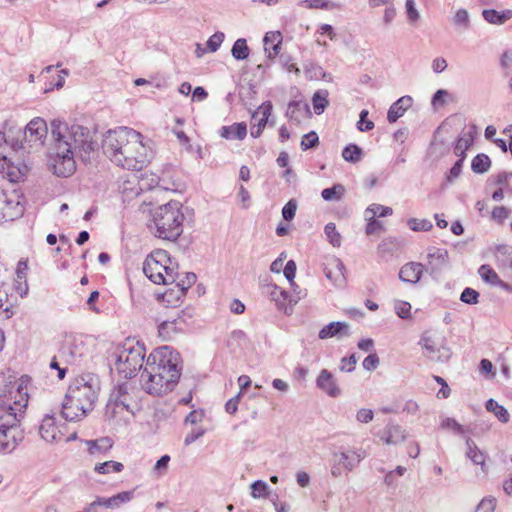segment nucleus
<instances>
[{
  "label": "nucleus",
  "instance_id": "c03bdc74",
  "mask_svg": "<svg viewBox=\"0 0 512 512\" xmlns=\"http://www.w3.org/2000/svg\"><path fill=\"white\" fill-rule=\"evenodd\" d=\"M478 272L482 280L491 285L495 286L499 280L497 273L488 265H482Z\"/></svg>",
  "mask_w": 512,
  "mask_h": 512
},
{
  "label": "nucleus",
  "instance_id": "2eb2a0df",
  "mask_svg": "<svg viewBox=\"0 0 512 512\" xmlns=\"http://www.w3.org/2000/svg\"><path fill=\"white\" fill-rule=\"evenodd\" d=\"M39 434L43 440L53 443L61 439L54 415H45L39 426Z\"/></svg>",
  "mask_w": 512,
  "mask_h": 512
},
{
  "label": "nucleus",
  "instance_id": "774afa93",
  "mask_svg": "<svg viewBox=\"0 0 512 512\" xmlns=\"http://www.w3.org/2000/svg\"><path fill=\"white\" fill-rule=\"evenodd\" d=\"M449 95L447 90L440 89L436 91V93L432 97L431 104L433 107L437 108L439 106H443L445 104V98Z\"/></svg>",
  "mask_w": 512,
  "mask_h": 512
},
{
  "label": "nucleus",
  "instance_id": "412c9836",
  "mask_svg": "<svg viewBox=\"0 0 512 512\" xmlns=\"http://www.w3.org/2000/svg\"><path fill=\"white\" fill-rule=\"evenodd\" d=\"M413 99L411 96H402L395 101L389 108L387 120L390 123L396 122L411 107Z\"/></svg>",
  "mask_w": 512,
  "mask_h": 512
},
{
  "label": "nucleus",
  "instance_id": "f704fd0d",
  "mask_svg": "<svg viewBox=\"0 0 512 512\" xmlns=\"http://www.w3.org/2000/svg\"><path fill=\"white\" fill-rule=\"evenodd\" d=\"M134 497V491H123L108 498L109 509L119 508L121 505L128 503Z\"/></svg>",
  "mask_w": 512,
  "mask_h": 512
},
{
  "label": "nucleus",
  "instance_id": "6e6552de",
  "mask_svg": "<svg viewBox=\"0 0 512 512\" xmlns=\"http://www.w3.org/2000/svg\"><path fill=\"white\" fill-rule=\"evenodd\" d=\"M178 353H174L172 348L169 346H163L155 349L147 358L145 367L151 366H159V371L156 373H161V379L169 380L170 375L174 374L173 371H180L181 368L178 367Z\"/></svg>",
  "mask_w": 512,
  "mask_h": 512
},
{
  "label": "nucleus",
  "instance_id": "423d86ee",
  "mask_svg": "<svg viewBox=\"0 0 512 512\" xmlns=\"http://www.w3.org/2000/svg\"><path fill=\"white\" fill-rule=\"evenodd\" d=\"M159 369V366H151L149 364V367H144L141 373L143 389L153 396H163L173 391L181 376L180 371H173L174 374L170 375L169 380H164L161 379V373L155 374Z\"/></svg>",
  "mask_w": 512,
  "mask_h": 512
},
{
  "label": "nucleus",
  "instance_id": "5fc2aeb1",
  "mask_svg": "<svg viewBox=\"0 0 512 512\" xmlns=\"http://www.w3.org/2000/svg\"><path fill=\"white\" fill-rule=\"evenodd\" d=\"M224 38L225 35L223 32H215L213 35L209 37V39L206 42L207 49L210 52H216L220 48L222 42L224 41Z\"/></svg>",
  "mask_w": 512,
  "mask_h": 512
},
{
  "label": "nucleus",
  "instance_id": "49530a36",
  "mask_svg": "<svg viewBox=\"0 0 512 512\" xmlns=\"http://www.w3.org/2000/svg\"><path fill=\"white\" fill-rule=\"evenodd\" d=\"M319 144V137L315 131L306 133L301 140L300 146L303 151L315 148Z\"/></svg>",
  "mask_w": 512,
  "mask_h": 512
},
{
  "label": "nucleus",
  "instance_id": "c756f323",
  "mask_svg": "<svg viewBox=\"0 0 512 512\" xmlns=\"http://www.w3.org/2000/svg\"><path fill=\"white\" fill-rule=\"evenodd\" d=\"M346 192L344 185L337 183L332 187L325 188L321 191V197L325 201H340Z\"/></svg>",
  "mask_w": 512,
  "mask_h": 512
},
{
  "label": "nucleus",
  "instance_id": "7c9ffc66",
  "mask_svg": "<svg viewBox=\"0 0 512 512\" xmlns=\"http://www.w3.org/2000/svg\"><path fill=\"white\" fill-rule=\"evenodd\" d=\"M328 91L327 90H317L312 97V104L314 112L317 115L322 114L326 107L328 106Z\"/></svg>",
  "mask_w": 512,
  "mask_h": 512
},
{
  "label": "nucleus",
  "instance_id": "58836bf2",
  "mask_svg": "<svg viewBox=\"0 0 512 512\" xmlns=\"http://www.w3.org/2000/svg\"><path fill=\"white\" fill-rule=\"evenodd\" d=\"M393 214V209L388 206H383L381 204H372L370 205L366 211L365 215L370 216L371 218L378 217H386Z\"/></svg>",
  "mask_w": 512,
  "mask_h": 512
},
{
  "label": "nucleus",
  "instance_id": "6e6d98bb",
  "mask_svg": "<svg viewBox=\"0 0 512 512\" xmlns=\"http://www.w3.org/2000/svg\"><path fill=\"white\" fill-rule=\"evenodd\" d=\"M460 300L470 305L477 304L479 302V293L475 289L467 287L462 291Z\"/></svg>",
  "mask_w": 512,
  "mask_h": 512
},
{
  "label": "nucleus",
  "instance_id": "4d7b16f0",
  "mask_svg": "<svg viewBox=\"0 0 512 512\" xmlns=\"http://www.w3.org/2000/svg\"><path fill=\"white\" fill-rule=\"evenodd\" d=\"M302 4L310 9L330 10L334 4L328 0H303Z\"/></svg>",
  "mask_w": 512,
  "mask_h": 512
},
{
  "label": "nucleus",
  "instance_id": "13d9d810",
  "mask_svg": "<svg viewBox=\"0 0 512 512\" xmlns=\"http://www.w3.org/2000/svg\"><path fill=\"white\" fill-rule=\"evenodd\" d=\"M441 427L443 429L452 430L457 434L465 433L464 427L461 424H459L454 418L447 417V418L443 419L441 422Z\"/></svg>",
  "mask_w": 512,
  "mask_h": 512
},
{
  "label": "nucleus",
  "instance_id": "052dcab7",
  "mask_svg": "<svg viewBox=\"0 0 512 512\" xmlns=\"http://www.w3.org/2000/svg\"><path fill=\"white\" fill-rule=\"evenodd\" d=\"M267 293L270 294L272 300L279 302L282 300H286L288 293L285 290H281L277 285H269L267 287Z\"/></svg>",
  "mask_w": 512,
  "mask_h": 512
},
{
  "label": "nucleus",
  "instance_id": "a211bd4d",
  "mask_svg": "<svg viewBox=\"0 0 512 512\" xmlns=\"http://www.w3.org/2000/svg\"><path fill=\"white\" fill-rule=\"evenodd\" d=\"M349 324L342 321H333L325 325L318 334V337L322 340L337 337L342 338L343 336H349Z\"/></svg>",
  "mask_w": 512,
  "mask_h": 512
},
{
  "label": "nucleus",
  "instance_id": "6ab92c4d",
  "mask_svg": "<svg viewBox=\"0 0 512 512\" xmlns=\"http://www.w3.org/2000/svg\"><path fill=\"white\" fill-rule=\"evenodd\" d=\"M424 271V267L419 262H409L402 266L399 272V278L403 282L416 284Z\"/></svg>",
  "mask_w": 512,
  "mask_h": 512
},
{
  "label": "nucleus",
  "instance_id": "c9c22d12",
  "mask_svg": "<svg viewBox=\"0 0 512 512\" xmlns=\"http://www.w3.org/2000/svg\"><path fill=\"white\" fill-rule=\"evenodd\" d=\"M124 469V465L120 462L109 460L103 463H98L94 467V471L98 474H108L110 472H121Z\"/></svg>",
  "mask_w": 512,
  "mask_h": 512
},
{
  "label": "nucleus",
  "instance_id": "4c0bfd02",
  "mask_svg": "<svg viewBox=\"0 0 512 512\" xmlns=\"http://www.w3.org/2000/svg\"><path fill=\"white\" fill-rule=\"evenodd\" d=\"M197 280V276L193 272L186 273L185 280H181V283H177L176 299L179 300L183 297L189 287H191Z\"/></svg>",
  "mask_w": 512,
  "mask_h": 512
},
{
  "label": "nucleus",
  "instance_id": "a878e982",
  "mask_svg": "<svg viewBox=\"0 0 512 512\" xmlns=\"http://www.w3.org/2000/svg\"><path fill=\"white\" fill-rule=\"evenodd\" d=\"M466 456L469 458L475 465H479L481 471L486 474L488 472V467L485 463L486 456L485 454L477 447L475 442L468 438L466 440Z\"/></svg>",
  "mask_w": 512,
  "mask_h": 512
},
{
  "label": "nucleus",
  "instance_id": "680f3d73",
  "mask_svg": "<svg viewBox=\"0 0 512 512\" xmlns=\"http://www.w3.org/2000/svg\"><path fill=\"white\" fill-rule=\"evenodd\" d=\"M395 311H396V314L400 318L407 319L411 316V314H410L411 305H410V303L405 302V301H398L395 304Z\"/></svg>",
  "mask_w": 512,
  "mask_h": 512
},
{
  "label": "nucleus",
  "instance_id": "9d476101",
  "mask_svg": "<svg viewBox=\"0 0 512 512\" xmlns=\"http://www.w3.org/2000/svg\"><path fill=\"white\" fill-rule=\"evenodd\" d=\"M137 137V131L128 127H118L114 130H109L104 135L102 141L103 153L110 157L115 152L118 153L124 145H127L131 138Z\"/></svg>",
  "mask_w": 512,
  "mask_h": 512
},
{
  "label": "nucleus",
  "instance_id": "bb28decb",
  "mask_svg": "<svg viewBox=\"0 0 512 512\" xmlns=\"http://www.w3.org/2000/svg\"><path fill=\"white\" fill-rule=\"evenodd\" d=\"M19 416L10 404L0 406V429L18 427Z\"/></svg>",
  "mask_w": 512,
  "mask_h": 512
},
{
  "label": "nucleus",
  "instance_id": "0e129e2a",
  "mask_svg": "<svg viewBox=\"0 0 512 512\" xmlns=\"http://www.w3.org/2000/svg\"><path fill=\"white\" fill-rule=\"evenodd\" d=\"M283 273H284L285 278L291 284V286H294L295 285L294 278H295V273H296V263L294 262V260L291 259L286 263V265L283 269Z\"/></svg>",
  "mask_w": 512,
  "mask_h": 512
},
{
  "label": "nucleus",
  "instance_id": "ddd939ff",
  "mask_svg": "<svg viewBox=\"0 0 512 512\" xmlns=\"http://www.w3.org/2000/svg\"><path fill=\"white\" fill-rule=\"evenodd\" d=\"M11 148L13 151H17L19 149H24L23 141H19V138L16 139H8L7 142L1 144L0 147V171L2 173H6L9 176L10 181H15L13 176V172L10 171L12 167V163L8 158V150Z\"/></svg>",
  "mask_w": 512,
  "mask_h": 512
},
{
  "label": "nucleus",
  "instance_id": "e2e57ef3",
  "mask_svg": "<svg viewBox=\"0 0 512 512\" xmlns=\"http://www.w3.org/2000/svg\"><path fill=\"white\" fill-rule=\"evenodd\" d=\"M379 357L376 353H370L362 362V366L367 371L375 370L379 365Z\"/></svg>",
  "mask_w": 512,
  "mask_h": 512
},
{
  "label": "nucleus",
  "instance_id": "a19ab883",
  "mask_svg": "<svg viewBox=\"0 0 512 512\" xmlns=\"http://www.w3.org/2000/svg\"><path fill=\"white\" fill-rule=\"evenodd\" d=\"M251 496L255 499L269 496V486L263 480H256L251 484Z\"/></svg>",
  "mask_w": 512,
  "mask_h": 512
},
{
  "label": "nucleus",
  "instance_id": "72a5a7b5",
  "mask_svg": "<svg viewBox=\"0 0 512 512\" xmlns=\"http://www.w3.org/2000/svg\"><path fill=\"white\" fill-rule=\"evenodd\" d=\"M250 49L247 45L246 39H237L231 49V54L236 60H245L249 56Z\"/></svg>",
  "mask_w": 512,
  "mask_h": 512
},
{
  "label": "nucleus",
  "instance_id": "3c124183",
  "mask_svg": "<svg viewBox=\"0 0 512 512\" xmlns=\"http://www.w3.org/2000/svg\"><path fill=\"white\" fill-rule=\"evenodd\" d=\"M256 95V90L253 85H250L247 89L241 90L239 92V97L242 102V104L251 111L252 108L255 106L253 103L250 102Z\"/></svg>",
  "mask_w": 512,
  "mask_h": 512
},
{
  "label": "nucleus",
  "instance_id": "a18cd8bd",
  "mask_svg": "<svg viewBox=\"0 0 512 512\" xmlns=\"http://www.w3.org/2000/svg\"><path fill=\"white\" fill-rule=\"evenodd\" d=\"M472 141L473 139L470 135L465 134L463 136H460L457 139L456 145L454 147L455 154L457 156H461V158L464 159V153L470 147Z\"/></svg>",
  "mask_w": 512,
  "mask_h": 512
},
{
  "label": "nucleus",
  "instance_id": "de8ad7c7",
  "mask_svg": "<svg viewBox=\"0 0 512 512\" xmlns=\"http://www.w3.org/2000/svg\"><path fill=\"white\" fill-rule=\"evenodd\" d=\"M452 21L454 25L459 26L465 30L470 27L469 13L466 9L457 10Z\"/></svg>",
  "mask_w": 512,
  "mask_h": 512
},
{
  "label": "nucleus",
  "instance_id": "603ef678",
  "mask_svg": "<svg viewBox=\"0 0 512 512\" xmlns=\"http://www.w3.org/2000/svg\"><path fill=\"white\" fill-rule=\"evenodd\" d=\"M298 202L296 199H290L282 208V217L285 221H292L296 215Z\"/></svg>",
  "mask_w": 512,
  "mask_h": 512
},
{
  "label": "nucleus",
  "instance_id": "473e14b6",
  "mask_svg": "<svg viewBox=\"0 0 512 512\" xmlns=\"http://www.w3.org/2000/svg\"><path fill=\"white\" fill-rule=\"evenodd\" d=\"M491 166V160L490 158L483 153L477 154L472 162H471V169L474 173L477 174H483L489 170Z\"/></svg>",
  "mask_w": 512,
  "mask_h": 512
},
{
  "label": "nucleus",
  "instance_id": "cd10ccee",
  "mask_svg": "<svg viewBox=\"0 0 512 512\" xmlns=\"http://www.w3.org/2000/svg\"><path fill=\"white\" fill-rule=\"evenodd\" d=\"M317 386L331 397H336L340 394V390L335 385L332 374L326 369L320 372L317 378Z\"/></svg>",
  "mask_w": 512,
  "mask_h": 512
},
{
  "label": "nucleus",
  "instance_id": "2f4dec72",
  "mask_svg": "<svg viewBox=\"0 0 512 512\" xmlns=\"http://www.w3.org/2000/svg\"><path fill=\"white\" fill-rule=\"evenodd\" d=\"M487 411L492 412L500 422L507 423L510 419L509 413L506 408L498 404L494 399H489L485 405Z\"/></svg>",
  "mask_w": 512,
  "mask_h": 512
},
{
  "label": "nucleus",
  "instance_id": "f03ea898",
  "mask_svg": "<svg viewBox=\"0 0 512 512\" xmlns=\"http://www.w3.org/2000/svg\"><path fill=\"white\" fill-rule=\"evenodd\" d=\"M50 128L55 148L66 152L73 151L83 162H88L91 154L98 149V143L93 140V135L87 127L54 119Z\"/></svg>",
  "mask_w": 512,
  "mask_h": 512
},
{
  "label": "nucleus",
  "instance_id": "393cba45",
  "mask_svg": "<svg viewBox=\"0 0 512 512\" xmlns=\"http://www.w3.org/2000/svg\"><path fill=\"white\" fill-rule=\"evenodd\" d=\"M219 134L227 140H243L247 135V125L245 122H238L230 126H222Z\"/></svg>",
  "mask_w": 512,
  "mask_h": 512
},
{
  "label": "nucleus",
  "instance_id": "5701e85b",
  "mask_svg": "<svg viewBox=\"0 0 512 512\" xmlns=\"http://www.w3.org/2000/svg\"><path fill=\"white\" fill-rule=\"evenodd\" d=\"M88 446V453L92 456H104L113 447V440L110 437H101L94 440H85Z\"/></svg>",
  "mask_w": 512,
  "mask_h": 512
},
{
  "label": "nucleus",
  "instance_id": "f3484780",
  "mask_svg": "<svg viewBox=\"0 0 512 512\" xmlns=\"http://www.w3.org/2000/svg\"><path fill=\"white\" fill-rule=\"evenodd\" d=\"M29 271L28 261L26 259H21L18 261L16 270H15V279H14V288L15 291L21 296L24 297L28 293V284H27V274Z\"/></svg>",
  "mask_w": 512,
  "mask_h": 512
},
{
  "label": "nucleus",
  "instance_id": "09e8293b",
  "mask_svg": "<svg viewBox=\"0 0 512 512\" xmlns=\"http://www.w3.org/2000/svg\"><path fill=\"white\" fill-rule=\"evenodd\" d=\"M368 115V110H362L359 114V120L356 123V127L361 132H368L375 126L374 122L368 119Z\"/></svg>",
  "mask_w": 512,
  "mask_h": 512
},
{
  "label": "nucleus",
  "instance_id": "69168bd1",
  "mask_svg": "<svg viewBox=\"0 0 512 512\" xmlns=\"http://www.w3.org/2000/svg\"><path fill=\"white\" fill-rule=\"evenodd\" d=\"M496 500L494 498H485L477 506L475 512H494Z\"/></svg>",
  "mask_w": 512,
  "mask_h": 512
},
{
  "label": "nucleus",
  "instance_id": "f257e3e1",
  "mask_svg": "<svg viewBox=\"0 0 512 512\" xmlns=\"http://www.w3.org/2000/svg\"><path fill=\"white\" fill-rule=\"evenodd\" d=\"M99 391L97 375L86 373L76 377L70 383L62 403V417L67 421H78L86 417L94 409Z\"/></svg>",
  "mask_w": 512,
  "mask_h": 512
},
{
  "label": "nucleus",
  "instance_id": "aec40b11",
  "mask_svg": "<svg viewBox=\"0 0 512 512\" xmlns=\"http://www.w3.org/2000/svg\"><path fill=\"white\" fill-rule=\"evenodd\" d=\"M263 44L267 58L274 59L280 52L282 34L279 31L267 32L263 38Z\"/></svg>",
  "mask_w": 512,
  "mask_h": 512
},
{
  "label": "nucleus",
  "instance_id": "dca6fc26",
  "mask_svg": "<svg viewBox=\"0 0 512 512\" xmlns=\"http://www.w3.org/2000/svg\"><path fill=\"white\" fill-rule=\"evenodd\" d=\"M82 356L79 345L72 339H66L59 348L58 357L67 364L76 363Z\"/></svg>",
  "mask_w": 512,
  "mask_h": 512
},
{
  "label": "nucleus",
  "instance_id": "0eeeda50",
  "mask_svg": "<svg viewBox=\"0 0 512 512\" xmlns=\"http://www.w3.org/2000/svg\"><path fill=\"white\" fill-rule=\"evenodd\" d=\"M419 345L424 349L423 355L433 362L445 363L452 356L445 336L438 331H425L421 335Z\"/></svg>",
  "mask_w": 512,
  "mask_h": 512
},
{
  "label": "nucleus",
  "instance_id": "39448f33",
  "mask_svg": "<svg viewBox=\"0 0 512 512\" xmlns=\"http://www.w3.org/2000/svg\"><path fill=\"white\" fill-rule=\"evenodd\" d=\"M141 138V133L137 132V137L131 138L118 153L115 152L108 157L110 161L127 170H141L148 162L146 148Z\"/></svg>",
  "mask_w": 512,
  "mask_h": 512
},
{
  "label": "nucleus",
  "instance_id": "20e7f679",
  "mask_svg": "<svg viewBox=\"0 0 512 512\" xmlns=\"http://www.w3.org/2000/svg\"><path fill=\"white\" fill-rule=\"evenodd\" d=\"M115 368L126 379L136 376L141 370L145 358V348L139 342L133 345L126 342L116 350Z\"/></svg>",
  "mask_w": 512,
  "mask_h": 512
},
{
  "label": "nucleus",
  "instance_id": "4be33fe9",
  "mask_svg": "<svg viewBox=\"0 0 512 512\" xmlns=\"http://www.w3.org/2000/svg\"><path fill=\"white\" fill-rule=\"evenodd\" d=\"M129 385L122 383L116 386L110 393L108 405L114 404L116 407H122L129 410Z\"/></svg>",
  "mask_w": 512,
  "mask_h": 512
},
{
  "label": "nucleus",
  "instance_id": "4468645a",
  "mask_svg": "<svg viewBox=\"0 0 512 512\" xmlns=\"http://www.w3.org/2000/svg\"><path fill=\"white\" fill-rule=\"evenodd\" d=\"M163 270H165L164 263L157 258H145L143 262V272L147 278L155 284L165 283Z\"/></svg>",
  "mask_w": 512,
  "mask_h": 512
},
{
  "label": "nucleus",
  "instance_id": "864d4df0",
  "mask_svg": "<svg viewBox=\"0 0 512 512\" xmlns=\"http://www.w3.org/2000/svg\"><path fill=\"white\" fill-rule=\"evenodd\" d=\"M325 234L329 240V242L333 245V246H340V243H341V236L340 234L337 232L336 230V226L334 223L330 222L328 224H326L325 226Z\"/></svg>",
  "mask_w": 512,
  "mask_h": 512
},
{
  "label": "nucleus",
  "instance_id": "c85d7f7f",
  "mask_svg": "<svg viewBox=\"0 0 512 512\" xmlns=\"http://www.w3.org/2000/svg\"><path fill=\"white\" fill-rule=\"evenodd\" d=\"M482 16L491 24L502 25L512 18V10L507 9L502 12H498L494 9H487L483 10Z\"/></svg>",
  "mask_w": 512,
  "mask_h": 512
},
{
  "label": "nucleus",
  "instance_id": "37998d69",
  "mask_svg": "<svg viewBox=\"0 0 512 512\" xmlns=\"http://www.w3.org/2000/svg\"><path fill=\"white\" fill-rule=\"evenodd\" d=\"M5 437V431L0 429V452H11L16 448L18 444V438L16 435H11V439H6Z\"/></svg>",
  "mask_w": 512,
  "mask_h": 512
},
{
  "label": "nucleus",
  "instance_id": "ea45409f",
  "mask_svg": "<svg viewBox=\"0 0 512 512\" xmlns=\"http://www.w3.org/2000/svg\"><path fill=\"white\" fill-rule=\"evenodd\" d=\"M177 324V319L172 321H163L158 326L159 335L165 339L171 338V335L175 334L179 330Z\"/></svg>",
  "mask_w": 512,
  "mask_h": 512
},
{
  "label": "nucleus",
  "instance_id": "bf43d9fd",
  "mask_svg": "<svg viewBox=\"0 0 512 512\" xmlns=\"http://www.w3.org/2000/svg\"><path fill=\"white\" fill-rule=\"evenodd\" d=\"M365 219L368 221L366 226V233L368 235L377 234L383 230V224L381 221H378L375 218H371L368 215H365Z\"/></svg>",
  "mask_w": 512,
  "mask_h": 512
},
{
  "label": "nucleus",
  "instance_id": "338daca9",
  "mask_svg": "<svg viewBox=\"0 0 512 512\" xmlns=\"http://www.w3.org/2000/svg\"><path fill=\"white\" fill-rule=\"evenodd\" d=\"M497 266L508 277H512V258H497Z\"/></svg>",
  "mask_w": 512,
  "mask_h": 512
},
{
  "label": "nucleus",
  "instance_id": "1a4fd4ad",
  "mask_svg": "<svg viewBox=\"0 0 512 512\" xmlns=\"http://www.w3.org/2000/svg\"><path fill=\"white\" fill-rule=\"evenodd\" d=\"M24 211V196L19 190L6 191L0 188V223L14 221Z\"/></svg>",
  "mask_w": 512,
  "mask_h": 512
},
{
  "label": "nucleus",
  "instance_id": "b1692460",
  "mask_svg": "<svg viewBox=\"0 0 512 512\" xmlns=\"http://www.w3.org/2000/svg\"><path fill=\"white\" fill-rule=\"evenodd\" d=\"M407 437L406 431L397 424H388L381 436V440L386 444L397 445L403 442Z\"/></svg>",
  "mask_w": 512,
  "mask_h": 512
},
{
  "label": "nucleus",
  "instance_id": "7ed1b4c3",
  "mask_svg": "<svg viewBox=\"0 0 512 512\" xmlns=\"http://www.w3.org/2000/svg\"><path fill=\"white\" fill-rule=\"evenodd\" d=\"M179 201H170L157 207L152 213L155 236L163 240L175 241L183 232L184 213Z\"/></svg>",
  "mask_w": 512,
  "mask_h": 512
},
{
  "label": "nucleus",
  "instance_id": "8fccbe9b",
  "mask_svg": "<svg viewBox=\"0 0 512 512\" xmlns=\"http://www.w3.org/2000/svg\"><path fill=\"white\" fill-rule=\"evenodd\" d=\"M402 241L398 238L389 237L382 241L380 248L383 253H395L398 251Z\"/></svg>",
  "mask_w": 512,
  "mask_h": 512
},
{
  "label": "nucleus",
  "instance_id": "e433bc0d",
  "mask_svg": "<svg viewBox=\"0 0 512 512\" xmlns=\"http://www.w3.org/2000/svg\"><path fill=\"white\" fill-rule=\"evenodd\" d=\"M301 108H303L307 114H310V108L308 104H302L301 101H290L288 104L286 115L291 120L299 122L300 119L298 117V112H300Z\"/></svg>",
  "mask_w": 512,
  "mask_h": 512
},
{
  "label": "nucleus",
  "instance_id": "f8f14e48",
  "mask_svg": "<svg viewBox=\"0 0 512 512\" xmlns=\"http://www.w3.org/2000/svg\"><path fill=\"white\" fill-rule=\"evenodd\" d=\"M75 152H66L63 149L56 148V156L53 159V173L58 177H69L76 170Z\"/></svg>",
  "mask_w": 512,
  "mask_h": 512
},
{
  "label": "nucleus",
  "instance_id": "9b49d317",
  "mask_svg": "<svg viewBox=\"0 0 512 512\" xmlns=\"http://www.w3.org/2000/svg\"><path fill=\"white\" fill-rule=\"evenodd\" d=\"M48 127L46 121L41 117H35L25 126V129H19V134L22 136L20 141L32 144H38L43 146L47 137Z\"/></svg>",
  "mask_w": 512,
  "mask_h": 512
},
{
  "label": "nucleus",
  "instance_id": "79ce46f5",
  "mask_svg": "<svg viewBox=\"0 0 512 512\" xmlns=\"http://www.w3.org/2000/svg\"><path fill=\"white\" fill-rule=\"evenodd\" d=\"M407 226L415 232L418 231H429L432 229L433 224L428 219H417V218H409L407 220Z\"/></svg>",
  "mask_w": 512,
  "mask_h": 512
}]
</instances>
